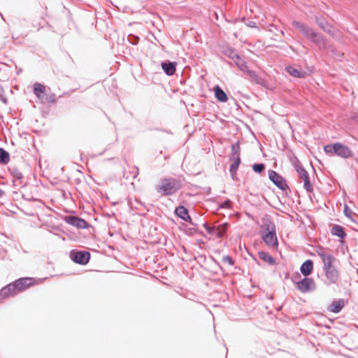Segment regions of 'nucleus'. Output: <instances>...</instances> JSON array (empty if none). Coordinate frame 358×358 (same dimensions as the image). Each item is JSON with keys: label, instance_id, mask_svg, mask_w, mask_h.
I'll return each mask as SVG.
<instances>
[{"label": "nucleus", "instance_id": "1a4fd4ad", "mask_svg": "<svg viewBox=\"0 0 358 358\" xmlns=\"http://www.w3.org/2000/svg\"><path fill=\"white\" fill-rule=\"evenodd\" d=\"M269 179L280 189L285 190L287 187L286 180L274 171H268Z\"/></svg>", "mask_w": 358, "mask_h": 358}, {"label": "nucleus", "instance_id": "f704fd0d", "mask_svg": "<svg viewBox=\"0 0 358 358\" xmlns=\"http://www.w3.org/2000/svg\"><path fill=\"white\" fill-rule=\"evenodd\" d=\"M3 194L4 192L1 189H0V197H1L3 195Z\"/></svg>", "mask_w": 358, "mask_h": 358}, {"label": "nucleus", "instance_id": "9b49d317", "mask_svg": "<svg viewBox=\"0 0 358 358\" xmlns=\"http://www.w3.org/2000/svg\"><path fill=\"white\" fill-rule=\"evenodd\" d=\"M72 259L78 264H86L88 263L90 254L85 251L76 252L71 254Z\"/></svg>", "mask_w": 358, "mask_h": 358}, {"label": "nucleus", "instance_id": "9d476101", "mask_svg": "<svg viewBox=\"0 0 358 358\" xmlns=\"http://www.w3.org/2000/svg\"><path fill=\"white\" fill-rule=\"evenodd\" d=\"M314 280L312 278H303L301 281L296 282L297 289L303 293L308 292L311 289L314 288Z\"/></svg>", "mask_w": 358, "mask_h": 358}, {"label": "nucleus", "instance_id": "f3484780", "mask_svg": "<svg viewBox=\"0 0 358 358\" xmlns=\"http://www.w3.org/2000/svg\"><path fill=\"white\" fill-rule=\"evenodd\" d=\"M344 305L345 303L343 299L334 301L328 307V310L331 313H338L342 310V308L344 307Z\"/></svg>", "mask_w": 358, "mask_h": 358}, {"label": "nucleus", "instance_id": "423d86ee", "mask_svg": "<svg viewBox=\"0 0 358 358\" xmlns=\"http://www.w3.org/2000/svg\"><path fill=\"white\" fill-rule=\"evenodd\" d=\"M236 65L243 72L246 73L250 76L252 82L258 84L263 83V79L259 77L254 71H250L245 62L239 57H237Z\"/></svg>", "mask_w": 358, "mask_h": 358}, {"label": "nucleus", "instance_id": "f8f14e48", "mask_svg": "<svg viewBox=\"0 0 358 358\" xmlns=\"http://www.w3.org/2000/svg\"><path fill=\"white\" fill-rule=\"evenodd\" d=\"M64 220L68 224L80 229H85L87 227V223L85 220L76 216H66Z\"/></svg>", "mask_w": 358, "mask_h": 358}, {"label": "nucleus", "instance_id": "ddd939ff", "mask_svg": "<svg viewBox=\"0 0 358 358\" xmlns=\"http://www.w3.org/2000/svg\"><path fill=\"white\" fill-rule=\"evenodd\" d=\"M18 294L15 285L13 282L8 284L3 287L0 291V297L6 299Z\"/></svg>", "mask_w": 358, "mask_h": 358}, {"label": "nucleus", "instance_id": "b1692460", "mask_svg": "<svg viewBox=\"0 0 358 358\" xmlns=\"http://www.w3.org/2000/svg\"><path fill=\"white\" fill-rule=\"evenodd\" d=\"M331 234L334 236L340 237L341 238H343L346 236L343 228L339 225H334L332 227Z\"/></svg>", "mask_w": 358, "mask_h": 358}, {"label": "nucleus", "instance_id": "7ed1b4c3", "mask_svg": "<svg viewBox=\"0 0 358 358\" xmlns=\"http://www.w3.org/2000/svg\"><path fill=\"white\" fill-rule=\"evenodd\" d=\"M324 150L326 153L329 155H337L338 156L343 158H348L352 155L351 150L346 145L336 143L332 145H327L324 148Z\"/></svg>", "mask_w": 358, "mask_h": 358}, {"label": "nucleus", "instance_id": "cd10ccee", "mask_svg": "<svg viewBox=\"0 0 358 358\" xmlns=\"http://www.w3.org/2000/svg\"><path fill=\"white\" fill-rule=\"evenodd\" d=\"M259 259H262L263 261L268 262L269 264H274L275 260L268 253L265 252H259Z\"/></svg>", "mask_w": 358, "mask_h": 358}, {"label": "nucleus", "instance_id": "72a5a7b5", "mask_svg": "<svg viewBox=\"0 0 358 358\" xmlns=\"http://www.w3.org/2000/svg\"><path fill=\"white\" fill-rule=\"evenodd\" d=\"M229 206V201H227L224 203V204L222 206L223 207H227L228 208Z\"/></svg>", "mask_w": 358, "mask_h": 358}, {"label": "nucleus", "instance_id": "2f4dec72", "mask_svg": "<svg viewBox=\"0 0 358 358\" xmlns=\"http://www.w3.org/2000/svg\"><path fill=\"white\" fill-rule=\"evenodd\" d=\"M224 262H227L229 264L232 265L234 264L232 259L229 256L224 257Z\"/></svg>", "mask_w": 358, "mask_h": 358}, {"label": "nucleus", "instance_id": "5701e85b", "mask_svg": "<svg viewBox=\"0 0 358 358\" xmlns=\"http://www.w3.org/2000/svg\"><path fill=\"white\" fill-rule=\"evenodd\" d=\"M287 72L293 77L295 78H304L306 73L299 69H296L292 66H288L286 68Z\"/></svg>", "mask_w": 358, "mask_h": 358}, {"label": "nucleus", "instance_id": "393cba45", "mask_svg": "<svg viewBox=\"0 0 358 358\" xmlns=\"http://www.w3.org/2000/svg\"><path fill=\"white\" fill-rule=\"evenodd\" d=\"M262 227L265 233L275 231V227L274 223L268 220L264 221Z\"/></svg>", "mask_w": 358, "mask_h": 358}, {"label": "nucleus", "instance_id": "f257e3e1", "mask_svg": "<svg viewBox=\"0 0 358 358\" xmlns=\"http://www.w3.org/2000/svg\"><path fill=\"white\" fill-rule=\"evenodd\" d=\"M293 26L299 29L305 36L317 45L320 48H327V41L321 34L315 32L313 29L306 26L300 22L294 20Z\"/></svg>", "mask_w": 358, "mask_h": 358}, {"label": "nucleus", "instance_id": "aec40b11", "mask_svg": "<svg viewBox=\"0 0 358 358\" xmlns=\"http://www.w3.org/2000/svg\"><path fill=\"white\" fill-rule=\"evenodd\" d=\"M215 96V98L221 102H226L228 100L227 95L226 93L221 89L219 85H216L214 87Z\"/></svg>", "mask_w": 358, "mask_h": 358}, {"label": "nucleus", "instance_id": "0eeeda50", "mask_svg": "<svg viewBox=\"0 0 358 358\" xmlns=\"http://www.w3.org/2000/svg\"><path fill=\"white\" fill-rule=\"evenodd\" d=\"M233 153L231 156V161H232V164L230 166V171L232 174L236 173L238 167L241 163L240 158V152H239V145L238 144H234L232 145Z\"/></svg>", "mask_w": 358, "mask_h": 358}, {"label": "nucleus", "instance_id": "a211bd4d", "mask_svg": "<svg viewBox=\"0 0 358 358\" xmlns=\"http://www.w3.org/2000/svg\"><path fill=\"white\" fill-rule=\"evenodd\" d=\"M316 22L319 25V27L326 33L331 36H334V33L333 31V27L331 24L327 23L325 21L320 20L319 18H316Z\"/></svg>", "mask_w": 358, "mask_h": 358}, {"label": "nucleus", "instance_id": "473e14b6", "mask_svg": "<svg viewBox=\"0 0 358 358\" xmlns=\"http://www.w3.org/2000/svg\"><path fill=\"white\" fill-rule=\"evenodd\" d=\"M335 56L336 57H343V53H341V52H336L335 53Z\"/></svg>", "mask_w": 358, "mask_h": 358}, {"label": "nucleus", "instance_id": "dca6fc26", "mask_svg": "<svg viewBox=\"0 0 358 358\" xmlns=\"http://www.w3.org/2000/svg\"><path fill=\"white\" fill-rule=\"evenodd\" d=\"M45 90L46 87L44 85H42L39 83H36L34 84V93L40 99L45 98Z\"/></svg>", "mask_w": 358, "mask_h": 358}, {"label": "nucleus", "instance_id": "c756f323", "mask_svg": "<svg viewBox=\"0 0 358 358\" xmlns=\"http://www.w3.org/2000/svg\"><path fill=\"white\" fill-rule=\"evenodd\" d=\"M344 212L347 217H351V215H352L351 210L347 206H345Z\"/></svg>", "mask_w": 358, "mask_h": 358}, {"label": "nucleus", "instance_id": "20e7f679", "mask_svg": "<svg viewBox=\"0 0 358 358\" xmlns=\"http://www.w3.org/2000/svg\"><path fill=\"white\" fill-rule=\"evenodd\" d=\"M294 168L298 173L299 178L301 181L303 182L304 188L309 192L313 191V186L310 182L309 175L308 172L303 169L302 165L299 162H296L294 164Z\"/></svg>", "mask_w": 358, "mask_h": 358}, {"label": "nucleus", "instance_id": "6ab92c4d", "mask_svg": "<svg viewBox=\"0 0 358 358\" xmlns=\"http://www.w3.org/2000/svg\"><path fill=\"white\" fill-rule=\"evenodd\" d=\"M313 269V263L311 260H306L301 266V272L305 276L310 275Z\"/></svg>", "mask_w": 358, "mask_h": 358}, {"label": "nucleus", "instance_id": "bb28decb", "mask_svg": "<svg viewBox=\"0 0 358 358\" xmlns=\"http://www.w3.org/2000/svg\"><path fill=\"white\" fill-rule=\"evenodd\" d=\"M10 161L9 153L4 149L0 148V164H7Z\"/></svg>", "mask_w": 358, "mask_h": 358}, {"label": "nucleus", "instance_id": "4468645a", "mask_svg": "<svg viewBox=\"0 0 358 358\" xmlns=\"http://www.w3.org/2000/svg\"><path fill=\"white\" fill-rule=\"evenodd\" d=\"M263 240L265 243L271 248H276L278 245V240L275 234V231L274 232H268L263 234Z\"/></svg>", "mask_w": 358, "mask_h": 358}, {"label": "nucleus", "instance_id": "f03ea898", "mask_svg": "<svg viewBox=\"0 0 358 358\" xmlns=\"http://www.w3.org/2000/svg\"><path fill=\"white\" fill-rule=\"evenodd\" d=\"M181 187L178 180L171 178H163L157 185V190L162 196H169L175 194Z\"/></svg>", "mask_w": 358, "mask_h": 358}, {"label": "nucleus", "instance_id": "c85d7f7f", "mask_svg": "<svg viewBox=\"0 0 358 358\" xmlns=\"http://www.w3.org/2000/svg\"><path fill=\"white\" fill-rule=\"evenodd\" d=\"M265 169V166L263 164H255L252 166V169L257 173L262 172Z\"/></svg>", "mask_w": 358, "mask_h": 358}, {"label": "nucleus", "instance_id": "4be33fe9", "mask_svg": "<svg viewBox=\"0 0 358 358\" xmlns=\"http://www.w3.org/2000/svg\"><path fill=\"white\" fill-rule=\"evenodd\" d=\"M176 63L174 62H163L162 63V68L164 72L169 75L172 76L176 72Z\"/></svg>", "mask_w": 358, "mask_h": 358}, {"label": "nucleus", "instance_id": "7c9ffc66", "mask_svg": "<svg viewBox=\"0 0 358 358\" xmlns=\"http://www.w3.org/2000/svg\"><path fill=\"white\" fill-rule=\"evenodd\" d=\"M206 230L210 233V234H215V227H208L206 228Z\"/></svg>", "mask_w": 358, "mask_h": 358}, {"label": "nucleus", "instance_id": "6e6552de", "mask_svg": "<svg viewBox=\"0 0 358 358\" xmlns=\"http://www.w3.org/2000/svg\"><path fill=\"white\" fill-rule=\"evenodd\" d=\"M18 293L26 290L27 288L36 284V281L32 278H22L14 281Z\"/></svg>", "mask_w": 358, "mask_h": 358}, {"label": "nucleus", "instance_id": "412c9836", "mask_svg": "<svg viewBox=\"0 0 358 358\" xmlns=\"http://www.w3.org/2000/svg\"><path fill=\"white\" fill-rule=\"evenodd\" d=\"M175 213L185 221L191 220L188 211L186 208L182 206H178L176 208Z\"/></svg>", "mask_w": 358, "mask_h": 358}, {"label": "nucleus", "instance_id": "39448f33", "mask_svg": "<svg viewBox=\"0 0 358 358\" xmlns=\"http://www.w3.org/2000/svg\"><path fill=\"white\" fill-rule=\"evenodd\" d=\"M317 254L322 260L324 271L335 267L334 263L336 259L331 253L321 248L317 250Z\"/></svg>", "mask_w": 358, "mask_h": 358}, {"label": "nucleus", "instance_id": "2eb2a0df", "mask_svg": "<svg viewBox=\"0 0 358 358\" xmlns=\"http://www.w3.org/2000/svg\"><path fill=\"white\" fill-rule=\"evenodd\" d=\"M325 276L329 282L332 284H336L339 278V273L336 267L324 271Z\"/></svg>", "mask_w": 358, "mask_h": 358}, {"label": "nucleus", "instance_id": "a878e982", "mask_svg": "<svg viewBox=\"0 0 358 358\" xmlns=\"http://www.w3.org/2000/svg\"><path fill=\"white\" fill-rule=\"evenodd\" d=\"M229 224L227 223H224L222 224L219 225L218 227H215V235L217 237L221 238L224 236L225 234Z\"/></svg>", "mask_w": 358, "mask_h": 358}]
</instances>
